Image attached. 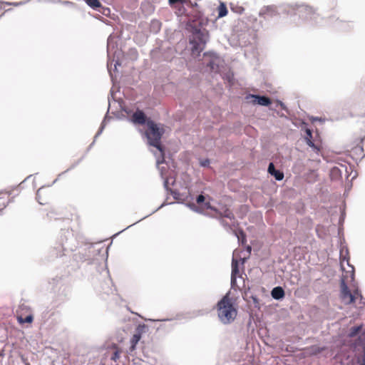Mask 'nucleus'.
I'll use <instances>...</instances> for the list:
<instances>
[{
	"mask_svg": "<svg viewBox=\"0 0 365 365\" xmlns=\"http://www.w3.org/2000/svg\"><path fill=\"white\" fill-rule=\"evenodd\" d=\"M350 267L351 270L346 272L345 274H343L340 282V299L344 304H351L357 299H362V295L357 288L351 291L346 284L349 277L351 280L354 279V267Z\"/></svg>",
	"mask_w": 365,
	"mask_h": 365,
	"instance_id": "1",
	"label": "nucleus"
},
{
	"mask_svg": "<svg viewBox=\"0 0 365 365\" xmlns=\"http://www.w3.org/2000/svg\"><path fill=\"white\" fill-rule=\"evenodd\" d=\"M217 315L225 324L232 323L237 315V310L229 294H226L217 304Z\"/></svg>",
	"mask_w": 365,
	"mask_h": 365,
	"instance_id": "2",
	"label": "nucleus"
},
{
	"mask_svg": "<svg viewBox=\"0 0 365 365\" xmlns=\"http://www.w3.org/2000/svg\"><path fill=\"white\" fill-rule=\"evenodd\" d=\"M147 130L145 135L148 143L156 148L161 153L163 160H164V150L160 143V139L164 133V129L160 128L154 121L148 120L147 121Z\"/></svg>",
	"mask_w": 365,
	"mask_h": 365,
	"instance_id": "3",
	"label": "nucleus"
},
{
	"mask_svg": "<svg viewBox=\"0 0 365 365\" xmlns=\"http://www.w3.org/2000/svg\"><path fill=\"white\" fill-rule=\"evenodd\" d=\"M356 346H360L363 349V358L361 359L356 356H348L344 359H341L340 365H365V331L359 336L357 341L356 342Z\"/></svg>",
	"mask_w": 365,
	"mask_h": 365,
	"instance_id": "4",
	"label": "nucleus"
},
{
	"mask_svg": "<svg viewBox=\"0 0 365 365\" xmlns=\"http://www.w3.org/2000/svg\"><path fill=\"white\" fill-rule=\"evenodd\" d=\"M34 317L30 310L25 306H21L17 312V320L20 324L31 323Z\"/></svg>",
	"mask_w": 365,
	"mask_h": 365,
	"instance_id": "5",
	"label": "nucleus"
},
{
	"mask_svg": "<svg viewBox=\"0 0 365 365\" xmlns=\"http://www.w3.org/2000/svg\"><path fill=\"white\" fill-rule=\"evenodd\" d=\"M131 120L135 124L144 125L147 124V116L143 110L138 109L131 116Z\"/></svg>",
	"mask_w": 365,
	"mask_h": 365,
	"instance_id": "6",
	"label": "nucleus"
},
{
	"mask_svg": "<svg viewBox=\"0 0 365 365\" xmlns=\"http://www.w3.org/2000/svg\"><path fill=\"white\" fill-rule=\"evenodd\" d=\"M252 98H255V103L261 106H267L272 103L270 98L264 96L253 95Z\"/></svg>",
	"mask_w": 365,
	"mask_h": 365,
	"instance_id": "7",
	"label": "nucleus"
},
{
	"mask_svg": "<svg viewBox=\"0 0 365 365\" xmlns=\"http://www.w3.org/2000/svg\"><path fill=\"white\" fill-rule=\"evenodd\" d=\"M268 172L269 174L274 176L275 179L277 180H281L284 178L283 173L276 170L272 163H270L268 166Z\"/></svg>",
	"mask_w": 365,
	"mask_h": 365,
	"instance_id": "8",
	"label": "nucleus"
},
{
	"mask_svg": "<svg viewBox=\"0 0 365 365\" xmlns=\"http://www.w3.org/2000/svg\"><path fill=\"white\" fill-rule=\"evenodd\" d=\"M272 297L275 299H280L284 297V291L281 287H274L271 292Z\"/></svg>",
	"mask_w": 365,
	"mask_h": 365,
	"instance_id": "9",
	"label": "nucleus"
},
{
	"mask_svg": "<svg viewBox=\"0 0 365 365\" xmlns=\"http://www.w3.org/2000/svg\"><path fill=\"white\" fill-rule=\"evenodd\" d=\"M306 133H307V136L305 137V140L307 142V144L309 146L313 148L314 149L319 150V148L314 143V142L312 140V130L310 129L307 128V129H306Z\"/></svg>",
	"mask_w": 365,
	"mask_h": 365,
	"instance_id": "10",
	"label": "nucleus"
},
{
	"mask_svg": "<svg viewBox=\"0 0 365 365\" xmlns=\"http://www.w3.org/2000/svg\"><path fill=\"white\" fill-rule=\"evenodd\" d=\"M141 338L140 333H136L133 334V337L130 339V351L132 352L135 350V346L138 341H140Z\"/></svg>",
	"mask_w": 365,
	"mask_h": 365,
	"instance_id": "11",
	"label": "nucleus"
},
{
	"mask_svg": "<svg viewBox=\"0 0 365 365\" xmlns=\"http://www.w3.org/2000/svg\"><path fill=\"white\" fill-rule=\"evenodd\" d=\"M46 195V191L43 188L38 190L36 192V199L41 205H45L48 203L47 199L43 198V196Z\"/></svg>",
	"mask_w": 365,
	"mask_h": 365,
	"instance_id": "12",
	"label": "nucleus"
},
{
	"mask_svg": "<svg viewBox=\"0 0 365 365\" xmlns=\"http://www.w3.org/2000/svg\"><path fill=\"white\" fill-rule=\"evenodd\" d=\"M346 255H348V251L347 250H341L340 252V264H341V269L344 270V262H346V264L349 265V257H346Z\"/></svg>",
	"mask_w": 365,
	"mask_h": 365,
	"instance_id": "13",
	"label": "nucleus"
},
{
	"mask_svg": "<svg viewBox=\"0 0 365 365\" xmlns=\"http://www.w3.org/2000/svg\"><path fill=\"white\" fill-rule=\"evenodd\" d=\"M190 43L192 45V48H191L192 53L193 55H195V54L198 55L202 50V48H201L200 44L195 40H191Z\"/></svg>",
	"mask_w": 365,
	"mask_h": 365,
	"instance_id": "14",
	"label": "nucleus"
},
{
	"mask_svg": "<svg viewBox=\"0 0 365 365\" xmlns=\"http://www.w3.org/2000/svg\"><path fill=\"white\" fill-rule=\"evenodd\" d=\"M217 11H218L217 18L224 17L228 13V11H227V6H226L225 4L222 3V2H221L219 6L217 7Z\"/></svg>",
	"mask_w": 365,
	"mask_h": 365,
	"instance_id": "15",
	"label": "nucleus"
},
{
	"mask_svg": "<svg viewBox=\"0 0 365 365\" xmlns=\"http://www.w3.org/2000/svg\"><path fill=\"white\" fill-rule=\"evenodd\" d=\"M219 214H220V217L222 218L226 217V218L230 219V220H235L234 214L228 208H225V210L222 212H220Z\"/></svg>",
	"mask_w": 365,
	"mask_h": 365,
	"instance_id": "16",
	"label": "nucleus"
},
{
	"mask_svg": "<svg viewBox=\"0 0 365 365\" xmlns=\"http://www.w3.org/2000/svg\"><path fill=\"white\" fill-rule=\"evenodd\" d=\"M9 195L7 193H3L0 196V210H3L9 202Z\"/></svg>",
	"mask_w": 365,
	"mask_h": 365,
	"instance_id": "17",
	"label": "nucleus"
},
{
	"mask_svg": "<svg viewBox=\"0 0 365 365\" xmlns=\"http://www.w3.org/2000/svg\"><path fill=\"white\" fill-rule=\"evenodd\" d=\"M324 350L322 348H319L317 346H312L305 349V351L309 354H317Z\"/></svg>",
	"mask_w": 365,
	"mask_h": 365,
	"instance_id": "18",
	"label": "nucleus"
},
{
	"mask_svg": "<svg viewBox=\"0 0 365 365\" xmlns=\"http://www.w3.org/2000/svg\"><path fill=\"white\" fill-rule=\"evenodd\" d=\"M87 4L93 9L101 6V3L98 0H86Z\"/></svg>",
	"mask_w": 365,
	"mask_h": 365,
	"instance_id": "19",
	"label": "nucleus"
},
{
	"mask_svg": "<svg viewBox=\"0 0 365 365\" xmlns=\"http://www.w3.org/2000/svg\"><path fill=\"white\" fill-rule=\"evenodd\" d=\"M361 329V327H352L350 330L349 336L351 337L356 336V334H358L360 332Z\"/></svg>",
	"mask_w": 365,
	"mask_h": 365,
	"instance_id": "20",
	"label": "nucleus"
},
{
	"mask_svg": "<svg viewBox=\"0 0 365 365\" xmlns=\"http://www.w3.org/2000/svg\"><path fill=\"white\" fill-rule=\"evenodd\" d=\"M120 351L115 350L110 357L111 360L116 361L120 358Z\"/></svg>",
	"mask_w": 365,
	"mask_h": 365,
	"instance_id": "21",
	"label": "nucleus"
},
{
	"mask_svg": "<svg viewBox=\"0 0 365 365\" xmlns=\"http://www.w3.org/2000/svg\"><path fill=\"white\" fill-rule=\"evenodd\" d=\"M239 272L238 267H237V262H232V276H235V274Z\"/></svg>",
	"mask_w": 365,
	"mask_h": 365,
	"instance_id": "22",
	"label": "nucleus"
},
{
	"mask_svg": "<svg viewBox=\"0 0 365 365\" xmlns=\"http://www.w3.org/2000/svg\"><path fill=\"white\" fill-rule=\"evenodd\" d=\"M205 196L202 195H200L197 199H196V202L198 205H200L201 203H202L204 201H205Z\"/></svg>",
	"mask_w": 365,
	"mask_h": 365,
	"instance_id": "23",
	"label": "nucleus"
},
{
	"mask_svg": "<svg viewBox=\"0 0 365 365\" xmlns=\"http://www.w3.org/2000/svg\"><path fill=\"white\" fill-rule=\"evenodd\" d=\"M204 207L206 208V209H210V210H214V211H217V210L214 207H212L210 205V203L209 202H207L205 203L204 205Z\"/></svg>",
	"mask_w": 365,
	"mask_h": 365,
	"instance_id": "24",
	"label": "nucleus"
},
{
	"mask_svg": "<svg viewBox=\"0 0 365 365\" xmlns=\"http://www.w3.org/2000/svg\"><path fill=\"white\" fill-rule=\"evenodd\" d=\"M168 1H169L170 5H173L177 3L182 4V0H168Z\"/></svg>",
	"mask_w": 365,
	"mask_h": 365,
	"instance_id": "25",
	"label": "nucleus"
},
{
	"mask_svg": "<svg viewBox=\"0 0 365 365\" xmlns=\"http://www.w3.org/2000/svg\"><path fill=\"white\" fill-rule=\"evenodd\" d=\"M240 234L242 237V242L244 243L246 241L245 234L242 231H240Z\"/></svg>",
	"mask_w": 365,
	"mask_h": 365,
	"instance_id": "26",
	"label": "nucleus"
},
{
	"mask_svg": "<svg viewBox=\"0 0 365 365\" xmlns=\"http://www.w3.org/2000/svg\"><path fill=\"white\" fill-rule=\"evenodd\" d=\"M235 283H236V277L235 276H232V277H231L232 286H233Z\"/></svg>",
	"mask_w": 365,
	"mask_h": 365,
	"instance_id": "27",
	"label": "nucleus"
},
{
	"mask_svg": "<svg viewBox=\"0 0 365 365\" xmlns=\"http://www.w3.org/2000/svg\"><path fill=\"white\" fill-rule=\"evenodd\" d=\"M247 250L249 252H251V250H252L251 247H250V246H248V247H247Z\"/></svg>",
	"mask_w": 365,
	"mask_h": 365,
	"instance_id": "28",
	"label": "nucleus"
},
{
	"mask_svg": "<svg viewBox=\"0 0 365 365\" xmlns=\"http://www.w3.org/2000/svg\"><path fill=\"white\" fill-rule=\"evenodd\" d=\"M221 222H222V224L224 226H226V225H227V224H226V223H225V220H223V219H222V220H221Z\"/></svg>",
	"mask_w": 365,
	"mask_h": 365,
	"instance_id": "29",
	"label": "nucleus"
},
{
	"mask_svg": "<svg viewBox=\"0 0 365 365\" xmlns=\"http://www.w3.org/2000/svg\"><path fill=\"white\" fill-rule=\"evenodd\" d=\"M188 1H190V0H182V4L187 3Z\"/></svg>",
	"mask_w": 365,
	"mask_h": 365,
	"instance_id": "30",
	"label": "nucleus"
},
{
	"mask_svg": "<svg viewBox=\"0 0 365 365\" xmlns=\"http://www.w3.org/2000/svg\"><path fill=\"white\" fill-rule=\"evenodd\" d=\"M207 163H208V160H206V162L202 163V165L205 166V165H206V164H207Z\"/></svg>",
	"mask_w": 365,
	"mask_h": 365,
	"instance_id": "31",
	"label": "nucleus"
},
{
	"mask_svg": "<svg viewBox=\"0 0 365 365\" xmlns=\"http://www.w3.org/2000/svg\"><path fill=\"white\" fill-rule=\"evenodd\" d=\"M167 185H168V180H165V186H166V187H167Z\"/></svg>",
	"mask_w": 365,
	"mask_h": 365,
	"instance_id": "32",
	"label": "nucleus"
}]
</instances>
